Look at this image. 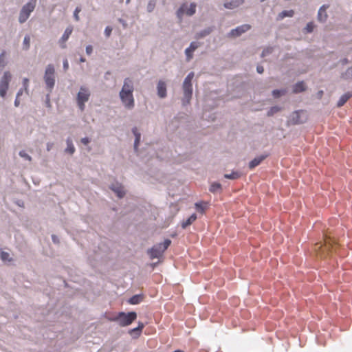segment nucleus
<instances>
[{
	"mask_svg": "<svg viewBox=\"0 0 352 352\" xmlns=\"http://www.w3.org/2000/svg\"><path fill=\"white\" fill-rule=\"evenodd\" d=\"M133 90L134 86L133 80L129 78H125L119 96L123 105L129 109H133L135 106V100L133 95Z\"/></svg>",
	"mask_w": 352,
	"mask_h": 352,
	"instance_id": "1",
	"label": "nucleus"
},
{
	"mask_svg": "<svg viewBox=\"0 0 352 352\" xmlns=\"http://www.w3.org/2000/svg\"><path fill=\"white\" fill-rule=\"evenodd\" d=\"M44 80L47 88L52 89L54 86L55 80L54 67L51 64L48 65L46 67Z\"/></svg>",
	"mask_w": 352,
	"mask_h": 352,
	"instance_id": "7",
	"label": "nucleus"
},
{
	"mask_svg": "<svg viewBox=\"0 0 352 352\" xmlns=\"http://www.w3.org/2000/svg\"><path fill=\"white\" fill-rule=\"evenodd\" d=\"M194 78V72H190L188 74V76L186 77L184 83L186 84H192V80Z\"/></svg>",
	"mask_w": 352,
	"mask_h": 352,
	"instance_id": "34",
	"label": "nucleus"
},
{
	"mask_svg": "<svg viewBox=\"0 0 352 352\" xmlns=\"http://www.w3.org/2000/svg\"><path fill=\"white\" fill-rule=\"evenodd\" d=\"M157 96L164 98L166 96V85L163 80H160L157 85Z\"/></svg>",
	"mask_w": 352,
	"mask_h": 352,
	"instance_id": "12",
	"label": "nucleus"
},
{
	"mask_svg": "<svg viewBox=\"0 0 352 352\" xmlns=\"http://www.w3.org/2000/svg\"><path fill=\"white\" fill-rule=\"evenodd\" d=\"M280 111V108L278 107H273L270 109V110L268 111L267 113V115L268 116H272L273 115L274 113L278 112Z\"/></svg>",
	"mask_w": 352,
	"mask_h": 352,
	"instance_id": "40",
	"label": "nucleus"
},
{
	"mask_svg": "<svg viewBox=\"0 0 352 352\" xmlns=\"http://www.w3.org/2000/svg\"><path fill=\"white\" fill-rule=\"evenodd\" d=\"M256 70H257L258 73L262 74L264 71V69H263V66L258 65L256 67Z\"/></svg>",
	"mask_w": 352,
	"mask_h": 352,
	"instance_id": "50",
	"label": "nucleus"
},
{
	"mask_svg": "<svg viewBox=\"0 0 352 352\" xmlns=\"http://www.w3.org/2000/svg\"><path fill=\"white\" fill-rule=\"evenodd\" d=\"M144 327V324L142 322H139L138 326L136 328L129 330V333L133 338H137L140 336Z\"/></svg>",
	"mask_w": 352,
	"mask_h": 352,
	"instance_id": "13",
	"label": "nucleus"
},
{
	"mask_svg": "<svg viewBox=\"0 0 352 352\" xmlns=\"http://www.w3.org/2000/svg\"><path fill=\"white\" fill-rule=\"evenodd\" d=\"M52 145V144H47V151H50L51 149Z\"/></svg>",
	"mask_w": 352,
	"mask_h": 352,
	"instance_id": "55",
	"label": "nucleus"
},
{
	"mask_svg": "<svg viewBox=\"0 0 352 352\" xmlns=\"http://www.w3.org/2000/svg\"><path fill=\"white\" fill-rule=\"evenodd\" d=\"M221 189V185L219 183H213L210 187V191L212 192H217Z\"/></svg>",
	"mask_w": 352,
	"mask_h": 352,
	"instance_id": "28",
	"label": "nucleus"
},
{
	"mask_svg": "<svg viewBox=\"0 0 352 352\" xmlns=\"http://www.w3.org/2000/svg\"><path fill=\"white\" fill-rule=\"evenodd\" d=\"M182 87L184 96V102L189 103L192 94V84L183 83Z\"/></svg>",
	"mask_w": 352,
	"mask_h": 352,
	"instance_id": "10",
	"label": "nucleus"
},
{
	"mask_svg": "<svg viewBox=\"0 0 352 352\" xmlns=\"http://www.w3.org/2000/svg\"><path fill=\"white\" fill-rule=\"evenodd\" d=\"M63 68L66 71L69 68V63L67 59L63 61Z\"/></svg>",
	"mask_w": 352,
	"mask_h": 352,
	"instance_id": "49",
	"label": "nucleus"
},
{
	"mask_svg": "<svg viewBox=\"0 0 352 352\" xmlns=\"http://www.w3.org/2000/svg\"><path fill=\"white\" fill-rule=\"evenodd\" d=\"M212 32V28H208L203 31L199 32L196 35V38H203L208 34H210Z\"/></svg>",
	"mask_w": 352,
	"mask_h": 352,
	"instance_id": "25",
	"label": "nucleus"
},
{
	"mask_svg": "<svg viewBox=\"0 0 352 352\" xmlns=\"http://www.w3.org/2000/svg\"><path fill=\"white\" fill-rule=\"evenodd\" d=\"M137 318V314L135 311L129 312H120L118 314L109 320L111 321L117 322L120 326L126 327L130 325Z\"/></svg>",
	"mask_w": 352,
	"mask_h": 352,
	"instance_id": "2",
	"label": "nucleus"
},
{
	"mask_svg": "<svg viewBox=\"0 0 352 352\" xmlns=\"http://www.w3.org/2000/svg\"><path fill=\"white\" fill-rule=\"evenodd\" d=\"M92 51H93V47L91 45H87L86 47V53L88 55H90L92 53Z\"/></svg>",
	"mask_w": 352,
	"mask_h": 352,
	"instance_id": "47",
	"label": "nucleus"
},
{
	"mask_svg": "<svg viewBox=\"0 0 352 352\" xmlns=\"http://www.w3.org/2000/svg\"><path fill=\"white\" fill-rule=\"evenodd\" d=\"M318 94H319L320 96L321 97L322 94H323V91H320L318 92Z\"/></svg>",
	"mask_w": 352,
	"mask_h": 352,
	"instance_id": "56",
	"label": "nucleus"
},
{
	"mask_svg": "<svg viewBox=\"0 0 352 352\" xmlns=\"http://www.w3.org/2000/svg\"><path fill=\"white\" fill-rule=\"evenodd\" d=\"M185 53L186 55L187 60L189 61L192 58L193 52L192 51V50L187 48L185 50Z\"/></svg>",
	"mask_w": 352,
	"mask_h": 352,
	"instance_id": "38",
	"label": "nucleus"
},
{
	"mask_svg": "<svg viewBox=\"0 0 352 352\" xmlns=\"http://www.w3.org/2000/svg\"><path fill=\"white\" fill-rule=\"evenodd\" d=\"M132 131H133L134 135L135 136V142H134V148L135 150H137L138 144L140 141L141 135L138 132V129L136 127H134Z\"/></svg>",
	"mask_w": 352,
	"mask_h": 352,
	"instance_id": "23",
	"label": "nucleus"
},
{
	"mask_svg": "<svg viewBox=\"0 0 352 352\" xmlns=\"http://www.w3.org/2000/svg\"><path fill=\"white\" fill-rule=\"evenodd\" d=\"M303 113L302 111H297L292 113L291 122L294 124L302 123L304 120L301 118L300 114Z\"/></svg>",
	"mask_w": 352,
	"mask_h": 352,
	"instance_id": "14",
	"label": "nucleus"
},
{
	"mask_svg": "<svg viewBox=\"0 0 352 352\" xmlns=\"http://www.w3.org/2000/svg\"><path fill=\"white\" fill-rule=\"evenodd\" d=\"M19 102H19V98H17V97H16V100H15V101H14V104H15V106H16V107H18V106L19 105Z\"/></svg>",
	"mask_w": 352,
	"mask_h": 352,
	"instance_id": "52",
	"label": "nucleus"
},
{
	"mask_svg": "<svg viewBox=\"0 0 352 352\" xmlns=\"http://www.w3.org/2000/svg\"><path fill=\"white\" fill-rule=\"evenodd\" d=\"M81 9L79 7H77L76 9H75V11H74V16L75 18V19L76 21H78L79 20V16H78V14L79 12H80Z\"/></svg>",
	"mask_w": 352,
	"mask_h": 352,
	"instance_id": "43",
	"label": "nucleus"
},
{
	"mask_svg": "<svg viewBox=\"0 0 352 352\" xmlns=\"http://www.w3.org/2000/svg\"><path fill=\"white\" fill-rule=\"evenodd\" d=\"M23 94V90L22 89H20L18 93H17V95H16V97L19 98L21 95H22Z\"/></svg>",
	"mask_w": 352,
	"mask_h": 352,
	"instance_id": "53",
	"label": "nucleus"
},
{
	"mask_svg": "<svg viewBox=\"0 0 352 352\" xmlns=\"http://www.w3.org/2000/svg\"><path fill=\"white\" fill-rule=\"evenodd\" d=\"M90 97V93L86 87H81L77 95V103L79 109L82 111L85 108V103L87 102Z\"/></svg>",
	"mask_w": 352,
	"mask_h": 352,
	"instance_id": "6",
	"label": "nucleus"
},
{
	"mask_svg": "<svg viewBox=\"0 0 352 352\" xmlns=\"http://www.w3.org/2000/svg\"><path fill=\"white\" fill-rule=\"evenodd\" d=\"M111 32L112 28L110 26H107L104 30V34L106 35V36L109 37L111 35Z\"/></svg>",
	"mask_w": 352,
	"mask_h": 352,
	"instance_id": "45",
	"label": "nucleus"
},
{
	"mask_svg": "<svg viewBox=\"0 0 352 352\" xmlns=\"http://www.w3.org/2000/svg\"><path fill=\"white\" fill-rule=\"evenodd\" d=\"M171 243L170 239H166L162 243H159L154 245L151 249L148 250L151 258L153 259L155 258L160 257L165 250L169 247Z\"/></svg>",
	"mask_w": 352,
	"mask_h": 352,
	"instance_id": "3",
	"label": "nucleus"
},
{
	"mask_svg": "<svg viewBox=\"0 0 352 352\" xmlns=\"http://www.w3.org/2000/svg\"><path fill=\"white\" fill-rule=\"evenodd\" d=\"M194 78V72H190L188 74V76L186 77L184 83L186 84H192V80Z\"/></svg>",
	"mask_w": 352,
	"mask_h": 352,
	"instance_id": "35",
	"label": "nucleus"
},
{
	"mask_svg": "<svg viewBox=\"0 0 352 352\" xmlns=\"http://www.w3.org/2000/svg\"><path fill=\"white\" fill-rule=\"evenodd\" d=\"M194 78V72H190L188 74V76L186 77L184 83L186 84H192V80Z\"/></svg>",
	"mask_w": 352,
	"mask_h": 352,
	"instance_id": "33",
	"label": "nucleus"
},
{
	"mask_svg": "<svg viewBox=\"0 0 352 352\" xmlns=\"http://www.w3.org/2000/svg\"><path fill=\"white\" fill-rule=\"evenodd\" d=\"M239 173L237 172H233L231 174H226L225 177L227 179H235L239 177Z\"/></svg>",
	"mask_w": 352,
	"mask_h": 352,
	"instance_id": "37",
	"label": "nucleus"
},
{
	"mask_svg": "<svg viewBox=\"0 0 352 352\" xmlns=\"http://www.w3.org/2000/svg\"><path fill=\"white\" fill-rule=\"evenodd\" d=\"M346 74H349L352 76V67L347 69Z\"/></svg>",
	"mask_w": 352,
	"mask_h": 352,
	"instance_id": "51",
	"label": "nucleus"
},
{
	"mask_svg": "<svg viewBox=\"0 0 352 352\" xmlns=\"http://www.w3.org/2000/svg\"><path fill=\"white\" fill-rule=\"evenodd\" d=\"M30 45V36L27 35L25 36L23 40V49L28 50L29 49Z\"/></svg>",
	"mask_w": 352,
	"mask_h": 352,
	"instance_id": "32",
	"label": "nucleus"
},
{
	"mask_svg": "<svg viewBox=\"0 0 352 352\" xmlns=\"http://www.w3.org/2000/svg\"><path fill=\"white\" fill-rule=\"evenodd\" d=\"M195 208L198 212L204 213L206 209V206L203 202L196 203Z\"/></svg>",
	"mask_w": 352,
	"mask_h": 352,
	"instance_id": "29",
	"label": "nucleus"
},
{
	"mask_svg": "<svg viewBox=\"0 0 352 352\" xmlns=\"http://www.w3.org/2000/svg\"><path fill=\"white\" fill-rule=\"evenodd\" d=\"M19 155L21 157H23L24 159L28 160V161H31L32 160V157L25 153V151H21L19 152Z\"/></svg>",
	"mask_w": 352,
	"mask_h": 352,
	"instance_id": "39",
	"label": "nucleus"
},
{
	"mask_svg": "<svg viewBox=\"0 0 352 352\" xmlns=\"http://www.w3.org/2000/svg\"><path fill=\"white\" fill-rule=\"evenodd\" d=\"M328 6H322L318 13V19L320 21H324L327 19V14L326 12V10L327 9Z\"/></svg>",
	"mask_w": 352,
	"mask_h": 352,
	"instance_id": "15",
	"label": "nucleus"
},
{
	"mask_svg": "<svg viewBox=\"0 0 352 352\" xmlns=\"http://www.w3.org/2000/svg\"><path fill=\"white\" fill-rule=\"evenodd\" d=\"M351 96L352 94L349 92L343 94L339 99L337 106L338 107L343 106Z\"/></svg>",
	"mask_w": 352,
	"mask_h": 352,
	"instance_id": "16",
	"label": "nucleus"
},
{
	"mask_svg": "<svg viewBox=\"0 0 352 352\" xmlns=\"http://www.w3.org/2000/svg\"><path fill=\"white\" fill-rule=\"evenodd\" d=\"M294 12L292 10H284V11L281 12L280 13H279V14L278 15L277 19L281 20L286 16L292 17L294 16Z\"/></svg>",
	"mask_w": 352,
	"mask_h": 352,
	"instance_id": "20",
	"label": "nucleus"
},
{
	"mask_svg": "<svg viewBox=\"0 0 352 352\" xmlns=\"http://www.w3.org/2000/svg\"><path fill=\"white\" fill-rule=\"evenodd\" d=\"M90 140L88 138H83L81 139V142L85 144V145H87L89 143Z\"/></svg>",
	"mask_w": 352,
	"mask_h": 352,
	"instance_id": "48",
	"label": "nucleus"
},
{
	"mask_svg": "<svg viewBox=\"0 0 352 352\" xmlns=\"http://www.w3.org/2000/svg\"><path fill=\"white\" fill-rule=\"evenodd\" d=\"M314 28V25L312 22H310L307 23V25L305 27V30L307 32H311Z\"/></svg>",
	"mask_w": 352,
	"mask_h": 352,
	"instance_id": "41",
	"label": "nucleus"
},
{
	"mask_svg": "<svg viewBox=\"0 0 352 352\" xmlns=\"http://www.w3.org/2000/svg\"><path fill=\"white\" fill-rule=\"evenodd\" d=\"M305 89H306V86H305V83L302 81L298 82L294 86L293 92L296 93V94L300 93L301 91H305Z\"/></svg>",
	"mask_w": 352,
	"mask_h": 352,
	"instance_id": "19",
	"label": "nucleus"
},
{
	"mask_svg": "<svg viewBox=\"0 0 352 352\" xmlns=\"http://www.w3.org/2000/svg\"><path fill=\"white\" fill-rule=\"evenodd\" d=\"M6 52L3 51L0 55V70H1L6 65V63L4 58Z\"/></svg>",
	"mask_w": 352,
	"mask_h": 352,
	"instance_id": "30",
	"label": "nucleus"
},
{
	"mask_svg": "<svg viewBox=\"0 0 352 352\" xmlns=\"http://www.w3.org/2000/svg\"><path fill=\"white\" fill-rule=\"evenodd\" d=\"M265 156H260L255 157L254 160H252L250 164L249 167L250 169H252L260 164V163L265 159Z\"/></svg>",
	"mask_w": 352,
	"mask_h": 352,
	"instance_id": "17",
	"label": "nucleus"
},
{
	"mask_svg": "<svg viewBox=\"0 0 352 352\" xmlns=\"http://www.w3.org/2000/svg\"><path fill=\"white\" fill-rule=\"evenodd\" d=\"M0 258L3 261H12V258H10L9 253L4 252V251H0Z\"/></svg>",
	"mask_w": 352,
	"mask_h": 352,
	"instance_id": "27",
	"label": "nucleus"
},
{
	"mask_svg": "<svg viewBox=\"0 0 352 352\" xmlns=\"http://www.w3.org/2000/svg\"><path fill=\"white\" fill-rule=\"evenodd\" d=\"M196 219H197L196 214H192V215H190L188 217V219L187 220L182 222V227L183 228H187L188 226L191 225L194 221H195Z\"/></svg>",
	"mask_w": 352,
	"mask_h": 352,
	"instance_id": "18",
	"label": "nucleus"
},
{
	"mask_svg": "<svg viewBox=\"0 0 352 352\" xmlns=\"http://www.w3.org/2000/svg\"><path fill=\"white\" fill-rule=\"evenodd\" d=\"M65 152L72 155L75 152V147L72 143L71 138L67 140V148Z\"/></svg>",
	"mask_w": 352,
	"mask_h": 352,
	"instance_id": "22",
	"label": "nucleus"
},
{
	"mask_svg": "<svg viewBox=\"0 0 352 352\" xmlns=\"http://www.w3.org/2000/svg\"><path fill=\"white\" fill-rule=\"evenodd\" d=\"M154 7H155V3L153 1H151L148 6H147V10L148 12H151L153 11V10L154 9Z\"/></svg>",
	"mask_w": 352,
	"mask_h": 352,
	"instance_id": "44",
	"label": "nucleus"
},
{
	"mask_svg": "<svg viewBox=\"0 0 352 352\" xmlns=\"http://www.w3.org/2000/svg\"><path fill=\"white\" fill-rule=\"evenodd\" d=\"M36 6V0H34L33 1L28 2L25 5L23 6L22 8L19 17V21L21 23H24L27 21V19L29 18L30 13L33 12Z\"/></svg>",
	"mask_w": 352,
	"mask_h": 352,
	"instance_id": "5",
	"label": "nucleus"
},
{
	"mask_svg": "<svg viewBox=\"0 0 352 352\" xmlns=\"http://www.w3.org/2000/svg\"><path fill=\"white\" fill-rule=\"evenodd\" d=\"M249 28H250V27L248 25H243V31L244 32L245 30H248Z\"/></svg>",
	"mask_w": 352,
	"mask_h": 352,
	"instance_id": "54",
	"label": "nucleus"
},
{
	"mask_svg": "<svg viewBox=\"0 0 352 352\" xmlns=\"http://www.w3.org/2000/svg\"><path fill=\"white\" fill-rule=\"evenodd\" d=\"M12 75L9 72H6L0 80V96L4 98L8 89L9 82L11 80Z\"/></svg>",
	"mask_w": 352,
	"mask_h": 352,
	"instance_id": "9",
	"label": "nucleus"
},
{
	"mask_svg": "<svg viewBox=\"0 0 352 352\" xmlns=\"http://www.w3.org/2000/svg\"><path fill=\"white\" fill-rule=\"evenodd\" d=\"M238 6L239 3L236 1L224 3V7L228 9H232Z\"/></svg>",
	"mask_w": 352,
	"mask_h": 352,
	"instance_id": "31",
	"label": "nucleus"
},
{
	"mask_svg": "<svg viewBox=\"0 0 352 352\" xmlns=\"http://www.w3.org/2000/svg\"><path fill=\"white\" fill-rule=\"evenodd\" d=\"M72 31H73L72 26H68L66 28V30H65L64 34H63L62 37L60 38V39L59 41V43H60V47L62 48H65L66 47L65 43L68 40V38L70 36V35L72 34Z\"/></svg>",
	"mask_w": 352,
	"mask_h": 352,
	"instance_id": "11",
	"label": "nucleus"
},
{
	"mask_svg": "<svg viewBox=\"0 0 352 352\" xmlns=\"http://www.w3.org/2000/svg\"><path fill=\"white\" fill-rule=\"evenodd\" d=\"M196 4L195 3H190L189 6L187 3H183L177 12V16L181 19L184 14L188 16H192L195 13Z\"/></svg>",
	"mask_w": 352,
	"mask_h": 352,
	"instance_id": "8",
	"label": "nucleus"
},
{
	"mask_svg": "<svg viewBox=\"0 0 352 352\" xmlns=\"http://www.w3.org/2000/svg\"><path fill=\"white\" fill-rule=\"evenodd\" d=\"M142 296L134 295L129 300V302L131 305H137L139 304L142 300Z\"/></svg>",
	"mask_w": 352,
	"mask_h": 352,
	"instance_id": "24",
	"label": "nucleus"
},
{
	"mask_svg": "<svg viewBox=\"0 0 352 352\" xmlns=\"http://www.w3.org/2000/svg\"><path fill=\"white\" fill-rule=\"evenodd\" d=\"M334 241L331 240L330 238H327L324 239V243H318L314 245V250L316 252H318V254H320L321 256H324L326 253L331 251V250H336V246L333 244Z\"/></svg>",
	"mask_w": 352,
	"mask_h": 352,
	"instance_id": "4",
	"label": "nucleus"
},
{
	"mask_svg": "<svg viewBox=\"0 0 352 352\" xmlns=\"http://www.w3.org/2000/svg\"><path fill=\"white\" fill-rule=\"evenodd\" d=\"M286 93L285 90L275 89L272 91V95L274 98H278Z\"/></svg>",
	"mask_w": 352,
	"mask_h": 352,
	"instance_id": "36",
	"label": "nucleus"
},
{
	"mask_svg": "<svg viewBox=\"0 0 352 352\" xmlns=\"http://www.w3.org/2000/svg\"><path fill=\"white\" fill-rule=\"evenodd\" d=\"M242 33V28L241 27H237L236 29L232 30L228 34V36L232 38L239 36Z\"/></svg>",
	"mask_w": 352,
	"mask_h": 352,
	"instance_id": "26",
	"label": "nucleus"
},
{
	"mask_svg": "<svg viewBox=\"0 0 352 352\" xmlns=\"http://www.w3.org/2000/svg\"><path fill=\"white\" fill-rule=\"evenodd\" d=\"M28 83H29V80L28 78H25L23 80V88L27 94H28Z\"/></svg>",
	"mask_w": 352,
	"mask_h": 352,
	"instance_id": "42",
	"label": "nucleus"
},
{
	"mask_svg": "<svg viewBox=\"0 0 352 352\" xmlns=\"http://www.w3.org/2000/svg\"><path fill=\"white\" fill-rule=\"evenodd\" d=\"M111 189L117 194L118 197L120 198L123 197L125 195V191L122 186H113L111 187Z\"/></svg>",
	"mask_w": 352,
	"mask_h": 352,
	"instance_id": "21",
	"label": "nucleus"
},
{
	"mask_svg": "<svg viewBox=\"0 0 352 352\" xmlns=\"http://www.w3.org/2000/svg\"><path fill=\"white\" fill-rule=\"evenodd\" d=\"M199 45L197 43L192 42L189 46V49L192 50V52H194L197 47Z\"/></svg>",
	"mask_w": 352,
	"mask_h": 352,
	"instance_id": "46",
	"label": "nucleus"
},
{
	"mask_svg": "<svg viewBox=\"0 0 352 352\" xmlns=\"http://www.w3.org/2000/svg\"><path fill=\"white\" fill-rule=\"evenodd\" d=\"M129 0H127V1H129Z\"/></svg>",
	"mask_w": 352,
	"mask_h": 352,
	"instance_id": "58",
	"label": "nucleus"
},
{
	"mask_svg": "<svg viewBox=\"0 0 352 352\" xmlns=\"http://www.w3.org/2000/svg\"><path fill=\"white\" fill-rule=\"evenodd\" d=\"M80 61H81V62H84V61H85V59H84L83 58H80Z\"/></svg>",
	"mask_w": 352,
	"mask_h": 352,
	"instance_id": "57",
	"label": "nucleus"
}]
</instances>
